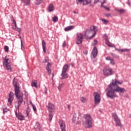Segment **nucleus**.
<instances>
[{"label":"nucleus","mask_w":131,"mask_h":131,"mask_svg":"<svg viewBox=\"0 0 131 131\" xmlns=\"http://www.w3.org/2000/svg\"><path fill=\"white\" fill-rule=\"evenodd\" d=\"M94 101L95 104H99L101 102V96L99 93L95 92L94 93Z\"/></svg>","instance_id":"nucleus-11"},{"label":"nucleus","mask_w":131,"mask_h":131,"mask_svg":"<svg viewBox=\"0 0 131 131\" xmlns=\"http://www.w3.org/2000/svg\"><path fill=\"white\" fill-rule=\"evenodd\" d=\"M51 67H52V65L51 64V63H50V62H48V64L46 66V70H47L48 74H51L52 72Z\"/></svg>","instance_id":"nucleus-19"},{"label":"nucleus","mask_w":131,"mask_h":131,"mask_svg":"<svg viewBox=\"0 0 131 131\" xmlns=\"http://www.w3.org/2000/svg\"><path fill=\"white\" fill-rule=\"evenodd\" d=\"M65 46H66V41H64L62 43V47L64 48V47H65Z\"/></svg>","instance_id":"nucleus-44"},{"label":"nucleus","mask_w":131,"mask_h":131,"mask_svg":"<svg viewBox=\"0 0 131 131\" xmlns=\"http://www.w3.org/2000/svg\"><path fill=\"white\" fill-rule=\"evenodd\" d=\"M21 104H20L18 106L16 105V104H15V107L16 108V111L15 112L16 116L19 120H25V118H24V116H23L21 114H19V108H20V106H21Z\"/></svg>","instance_id":"nucleus-6"},{"label":"nucleus","mask_w":131,"mask_h":131,"mask_svg":"<svg viewBox=\"0 0 131 131\" xmlns=\"http://www.w3.org/2000/svg\"><path fill=\"white\" fill-rule=\"evenodd\" d=\"M4 51L5 52H9V47H8L7 46H5L4 47Z\"/></svg>","instance_id":"nucleus-34"},{"label":"nucleus","mask_w":131,"mask_h":131,"mask_svg":"<svg viewBox=\"0 0 131 131\" xmlns=\"http://www.w3.org/2000/svg\"><path fill=\"white\" fill-rule=\"evenodd\" d=\"M103 75L105 77L110 76L111 75H113L114 73V71L113 69L110 68H104L103 70Z\"/></svg>","instance_id":"nucleus-4"},{"label":"nucleus","mask_w":131,"mask_h":131,"mask_svg":"<svg viewBox=\"0 0 131 131\" xmlns=\"http://www.w3.org/2000/svg\"><path fill=\"white\" fill-rule=\"evenodd\" d=\"M54 10H55V8L54 7V5L53 4H50L48 7L49 12H53Z\"/></svg>","instance_id":"nucleus-22"},{"label":"nucleus","mask_w":131,"mask_h":131,"mask_svg":"<svg viewBox=\"0 0 131 131\" xmlns=\"http://www.w3.org/2000/svg\"><path fill=\"white\" fill-rule=\"evenodd\" d=\"M59 126L61 131H66V124L65 122L62 120L59 121Z\"/></svg>","instance_id":"nucleus-13"},{"label":"nucleus","mask_w":131,"mask_h":131,"mask_svg":"<svg viewBox=\"0 0 131 131\" xmlns=\"http://www.w3.org/2000/svg\"><path fill=\"white\" fill-rule=\"evenodd\" d=\"M47 62H48V60L47 59H45V60L43 61V63H46Z\"/></svg>","instance_id":"nucleus-48"},{"label":"nucleus","mask_w":131,"mask_h":131,"mask_svg":"<svg viewBox=\"0 0 131 131\" xmlns=\"http://www.w3.org/2000/svg\"><path fill=\"white\" fill-rule=\"evenodd\" d=\"M117 11L120 14H123V13H124V12H125V10H124V9H120V10H117Z\"/></svg>","instance_id":"nucleus-32"},{"label":"nucleus","mask_w":131,"mask_h":131,"mask_svg":"<svg viewBox=\"0 0 131 131\" xmlns=\"http://www.w3.org/2000/svg\"><path fill=\"white\" fill-rule=\"evenodd\" d=\"M30 104L31 105V106H34V105L33 104V103H32V102L30 101Z\"/></svg>","instance_id":"nucleus-49"},{"label":"nucleus","mask_w":131,"mask_h":131,"mask_svg":"<svg viewBox=\"0 0 131 131\" xmlns=\"http://www.w3.org/2000/svg\"><path fill=\"white\" fill-rule=\"evenodd\" d=\"M63 85H64V83H59L57 89L58 90V91H61V90L62 89V88H63Z\"/></svg>","instance_id":"nucleus-27"},{"label":"nucleus","mask_w":131,"mask_h":131,"mask_svg":"<svg viewBox=\"0 0 131 131\" xmlns=\"http://www.w3.org/2000/svg\"><path fill=\"white\" fill-rule=\"evenodd\" d=\"M68 108L70 109V105L69 104L68 105Z\"/></svg>","instance_id":"nucleus-51"},{"label":"nucleus","mask_w":131,"mask_h":131,"mask_svg":"<svg viewBox=\"0 0 131 131\" xmlns=\"http://www.w3.org/2000/svg\"><path fill=\"white\" fill-rule=\"evenodd\" d=\"M53 119V115L52 114H49V121H52V119Z\"/></svg>","instance_id":"nucleus-38"},{"label":"nucleus","mask_w":131,"mask_h":131,"mask_svg":"<svg viewBox=\"0 0 131 131\" xmlns=\"http://www.w3.org/2000/svg\"><path fill=\"white\" fill-rule=\"evenodd\" d=\"M91 30H93V34L92 35L93 36H95L97 33V31H98V27L96 26H92L91 27Z\"/></svg>","instance_id":"nucleus-18"},{"label":"nucleus","mask_w":131,"mask_h":131,"mask_svg":"<svg viewBox=\"0 0 131 131\" xmlns=\"http://www.w3.org/2000/svg\"><path fill=\"white\" fill-rule=\"evenodd\" d=\"M79 119H81V116L77 117L76 114H74L73 117V122H74V123L77 122V124H80V120H79Z\"/></svg>","instance_id":"nucleus-12"},{"label":"nucleus","mask_w":131,"mask_h":131,"mask_svg":"<svg viewBox=\"0 0 131 131\" xmlns=\"http://www.w3.org/2000/svg\"><path fill=\"white\" fill-rule=\"evenodd\" d=\"M29 111H30L29 107H28V110L27 111V112H26L27 116H28V117L29 116Z\"/></svg>","instance_id":"nucleus-37"},{"label":"nucleus","mask_w":131,"mask_h":131,"mask_svg":"<svg viewBox=\"0 0 131 131\" xmlns=\"http://www.w3.org/2000/svg\"><path fill=\"white\" fill-rule=\"evenodd\" d=\"M101 7H103V8H104V9H106V11H110V8L107 6H104L102 5V6Z\"/></svg>","instance_id":"nucleus-36"},{"label":"nucleus","mask_w":131,"mask_h":131,"mask_svg":"<svg viewBox=\"0 0 131 131\" xmlns=\"http://www.w3.org/2000/svg\"><path fill=\"white\" fill-rule=\"evenodd\" d=\"M127 4L129 5V6L130 5V2H129V1H128Z\"/></svg>","instance_id":"nucleus-50"},{"label":"nucleus","mask_w":131,"mask_h":131,"mask_svg":"<svg viewBox=\"0 0 131 131\" xmlns=\"http://www.w3.org/2000/svg\"><path fill=\"white\" fill-rule=\"evenodd\" d=\"M9 58L6 56L3 62V66H4L9 72H12V68L11 67V66H10V63H9Z\"/></svg>","instance_id":"nucleus-7"},{"label":"nucleus","mask_w":131,"mask_h":131,"mask_svg":"<svg viewBox=\"0 0 131 131\" xmlns=\"http://www.w3.org/2000/svg\"><path fill=\"white\" fill-rule=\"evenodd\" d=\"M111 16V14L109 13L105 14V16L107 17V18H109V17H110Z\"/></svg>","instance_id":"nucleus-45"},{"label":"nucleus","mask_w":131,"mask_h":131,"mask_svg":"<svg viewBox=\"0 0 131 131\" xmlns=\"http://www.w3.org/2000/svg\"><path fill=\"white\" fill-rule=\"evenodd\" d=\"M80 101L81 103H86L88 99L85 97H81L80 98Z\"/></svg>","instance_id":"nucleus-25"},{"label":"nucleus","mask_w":131,"mask_h":131,"mask_svg":"<svg viewBox=\"0 0 131 131\" xmlns=\"http://www.w3.org/2000/svg\"><path fill=\"white\" fill-rule=\"evenodd\" d=\"M76 43L77 45H80L82 42V39H83V34L81 33H78L76 37Z\"/></svg>","instance_id":"nucleus-10"},{"label":"nucleus","mask_w":131,"mask_h":131,"mask_svg":"<svg viewBox=\"0 0 131 131\" xmlns=\"http://www.w3.org/2000/svg\"><path fill=\"white\" fill-rule=\"evenodd\" d=\"M13 100H14V93L13 92H10L9 95V98H8V105L11 106L12 105V102H13Z\"/></svg>","instance_id":"nucleus-15"},{"label":"nucleus","mask_w":131,"mask_h":131,"mask_svg":"<svg viewBox=\"0 0 131 131\" xmlns=\"http://www.w3.org/2000/svg\"><path fill=\"white\" fill-rule=\"evenodd\" d=\"M77 5H89L91 4L93 0H76Z\"/></svg>","instance_id":"nucleus-9"},{"label":"nucleus","mask_w":131,"mask_h":131,"mask_svg":"<svg viewBox=\"0 0 131 131\" xmlns=\"http://www.w3.org/2000/svg\"><path fill=\"white\" fill-rule=\"evenodd\" d=\"M13 85L14 86L15 95L16 96L17 101L15 102L16 106H18L20 104L23 103V94L20 92V86L19 83L16 78L13 80Z\"/></svg>","instance_id":"nucleus-2"},{"label":"nucleus","mask_w":131,"mask_h":131,"mask_svg":"<svg viewBox=\"0 0 131 131\" xmlns=\"http://www.w3.org/2000/svg\"><path fill=\"white\" fill-rule=\"evenodd\" d=\"M52 21H53V22H57L58 21V16H54V17H53V18H52Z\"/></svg>","instance_id":"nucleus-31"},{"label":"nucleus","mask_w":131,"mask_h":131,"mask_svg":"<svg viewBox=\"0 0 131 131\" xmlns=\"http://www.w3.org/2000/svg\"><path fill=\"white\" fill-rule=\"evenodd\" d=\"M72 28H73V26H68V27H66V28H64V31H69V30H71V29H72Z\"/></svg>","instance_id":"nucleus-28"},{"label":"nucleus","mask_w":131,"mask_h":131,"mask_svg":"<svg viewBox=\"0 0 131 131\" xmlns=\"http://www.w3.org/2000/svg\"><path fill=\"white\" fill-rule=\"evenodd\" d=\"M106 3V0H103V3H101V7H103V5H104V4H105Z\"/></svg>","instance_id":"nucleus-46"},{"label":"nucleus","mask_w":131,"mask_h":131,"mask_svg":"<svg viewBox=\"0 0 131 131\" xmlns=\"http://www.w3.org/2000/svg\"><path fill=\"white\" fill-rule=\"evenodd\" d=\"M105 60L106 61H110V64L112 65H115V61H114V59L110 57H105Z\"/></svg>","instance_id":"nucleus-17"},{"label":"nucleus","mask_w":131,"mask_h":131,"mask_svg":"<svg viewBox=\"0 0 131 131\" xmlns=\"http://www.w3.org/2000/svg\"><path fill=\"white\" fill-rule=\"evenodd\" d=\"M21 2H23V3H25V0H21Z\"/></svg>","instance_id":"nucleus-54"},{"label":"nucleus","mask_w":131,"mask_h":131,"mask_svg":"<svg viewBox=\"0 0 131 131\" xmlns=\"http://www.w3.org/2000/svg\"><path fill=\"white\" fill-rule=\"evenodd\" d=\"M61 75L62 76L61 79H64V78H68V75L67 74V72H62Z\"/></svg>","instance_id":"nucleus-23"},{"label":"nucleus","mask_w":131,"mask_h":131,"mask_svg":"<svg viewBox=\"0 0 131 131\" xmlns=\"http://www.w3.org/2000/svg\"><path fill=\"white\" fill-rule=\"evenodd\" d=\"M84 120L83 122V125L86 128H89L92 127V117L90 115H85L84 116Z\"/></svg>","instance_id":"nucleus-3"},{"label":"nucleus","mask_w":131,"mask_h":131,"mask_svg":"<svg viewBox=\"0 0 131 131\" xmlns=\"http://www.w3.org/2000/svg\"><path fill=\"white\" fill-rule=\"evenodd\" d=\"M25 6H29L30 5V0L25 1V2H24Z\"/></svg>","instance_id":"nucleus-30"},{"label":"nucleus","mask_w":131,"mask_h":131,"mask_svg":"<svg viewBox=\"0 0 131 131\" xmlns=\"http://www.w3.org/2000/svg\"><path fill=\"white\" fill-rule=\"evenodd\" d=\"M45 94H48V88H47V87L45 88Z\"/></svg>","instance_id":"nucleus-43"},{"label":"nucleus","mask_w":131,"mask_h":131,"mask_svg":"<svg viewBox=\"0 0 131 131\" xmlns=\"http://www.w3.org/2000/svg\"><path fill=\"white\" fill-rule=\"evenodd\" d=\"M115 49L116 51H117L118 52H120L121 53H124V52H129L130 51V49H119L116 48H115Z\"/></svg>","instance_id":"nucleus-21"},{"label":"nucleus","mask_w":131,"mask_h":131,"mask_svg":"<svg viewBox=\"0 0 131 131\" xmlns=\"http://www.w3.org/2000/svg\"><path fill=\"white\" fill-rule=\"evenodd\" d=\"M102 22L104 23V24H107V23H109V21L105 19H101Z\"/></svg>","instance_id":"nucleus-33"},{"label":"nucleus","mask_w":131,"mask_h":131,"mask_svg":"<svg viewBox=\"0 0 131 131\" xmlns=\"http://www.w3.org/2000/svg\"><path fill=\"white\" fill-rule=\"evenodd\" d=\"M74 14H76V12H75V11L73 12Z\"/></svg>","instance_id":"nucleus-55"},{"label":"nucleus","mask_w":131,"mask_h":131,"mask_svg":"<svg viewBox=\"0 0 131 131\" xmlns=\"http://www.w3.org/2000/svg\"><path fill=\"white\" fill-rule=\"evenodd\" d=\"M32 86H35V88H37V81L35 80L32 82Z\"/></svg>","instance_id":"nucleus-29"},{"label":"nucleus","mask_w":131,"mask_h":131,"mask_svg":"<svg viewBox=\"0 0 131 131\" xmlns=\"http://www.w3.org/2000/svg\"><path fill=\"white\" fill-rule=\"evenodd\" d=\"M32 107H33V110H34V112H36V106L34 105Z\"/></svg>","instance_id":"nucleus-40"},{"label":"nucleus","mask_w":131,"mask_h":131,"mask_svg":"<svg viewBox=\"0 0 131 131\" xmlns=\"http://www.w3.org/2000/svg\"><path fill=\"white\" fill-rule=\"evenodd\" d=\"M47 107L48 109L49 112H50V113H52V112H54V111L55 110V105L53 103H49L47 105Z\"/></svg>","instance_id":"nucleus-14"},{"label":"nucleus","mask_w":131,"mask_h":131,"mask_svg":"<svg viewBox=\"0 0 131 131\" xmlns=\"http://www.w3.org/2000/svg\"><path fill=\"white\" fill-rule=\"evenodd\" d=\"M68 70V64H65L62 68V72H67Z\"/></svg>","instance_id":"nucleus-26"},{"label":"nucleus","mask_w":131,"mask_h":131,"mask_svg":"<svg viewBox=\"0 0 131 131\" xmlns=\"http://www.w3.org/2000/svg\"><path fill=\"white\" fill-rule=\"evenodd\" d=\"M117 84H122V82H120L115 79L112 80L110 84L105 89L106 95L108 98L115 99V98L118 97L117 93L119 94H124L126 92L125 89L121 88L117 85Z\"/></svg>","instance_id":"nucleus-1"},{"label":"nucleus","mask_w":131,"mask_h":131,"mask_svg":"<svg viewBox=\"0 0 131 131\" xmlns=\"http://www.w3.org/2000/svg\"><path fill=\"white\" fill-rule=\"evenodd\" d=\"M93 34H94V30H86L85 32L84 36L86 39H89L90 38H93L94 36H93Z\"/></svg>","instance_id":"nucleus-8"},{"label":"nucleus","mask_w":131,"mask_h":131,"mask_svg":"<svg viewBox=\"0 0 131 131\" xmlns=\"http://www.w3.org/2000/svg\"><path fill=\"white\" fill-rule=\"evenodd\" d=\"M84 55H88V51H84Z\"/></svg>","instance_id":"nucleus-47"},{"label":"nucleus","mask_w":131,"mask_h":131,"mask_svg":"<svg viewBox=\"0 0 131 131\" xmlns=\"http://www.w3.org/2000/svg\"><path fill=\"white\" fill-rule=\"evenodd\" d=\"M20 39H21V37H19Z\"/></svg>","instance_id":"nucleus-56"},{"label":"nucleus","mask_w":131,"mask_h":131,"mask_svg":"<svg viewBox=\"0 0 131 131\" xmlns=\"http://www.w3.org/2000/svg\"><path fill=\"white\" fill-rule=\"evenodd\" d=\"M53 78H54V74H52V80H53Z\"/></svg>","instance_id":"nucleus-52"},{"label":"nucleus","mask_w":131,"mask_h":131,"mask_svg":"<svg viewBox=\"0 0 131 131\" xmlns=\"http://www.w3.org/2000/svg\"><path fill=\"white\" fill-rule=\"evenodd\" d=\"M80 86H81V85H80Z\"/></svg>","instance_id":"nucleus-57"},{"label":"nucleus","mask_w":131,"mask_h":131,"mask_svg":"<svg viewBox=\"0 0 131 131\" xmlns=\"http://www.w3.org/2000/svg\"><path fill=\"white\" fill-rule=\"evenodd\" d=\"M105 43L107 45V46H108V47H110V48H115V45L110 42L108 39L105 40Z\"/></svg>","instance_id":"nucleus-20"},{"label":"nucleus","mask_w":131,"mask_h":131,"mask_svg":"<svg viewBox=\"0 0 131 131\" xmlns=\"http://www.w3.org/2000/svg\"><path fill=\"white\" fill-rule=\"evenodd\" d=\"M40 3H41V0H36L35 2V5H40Z\"/></svg>","instance_id":"nucleus-35"},{"label":"nucleus","mask_w":131,"mask_h":131,"mask_svg":"<svg viewBox=\"0 0 131 131\" xmlns=\"http://www.w3.org/2000/svg\"><path fill=\"white\" fill-rule=\"evenodd\" d=\"M18 32H21V29H18Z\"/></svg>","instance_id":"nucleus-53"},{"label":"nucleus","mask_w":131,"mask_h":131,"mask_svg":"<svg viewBox=\"0 0 131 131\" xmlns=\"http://www.w3.org/2000/svg\"><path fill=\"white\" fill-rule=\"evenodd\" d=\"M12 21H13L14 24L15 25V27H17V24H16V21L14 19V18L12 17V19H11Z\"/></svg>","instance_id":"nucleus-39"},{"label":"nucleus","mask_w":131,"mask_h":131,"mask_svg":"<svg viewBox=\"0 0 131 131\" xmlns=\"http://www.w3.org/2000/svg\"><path fill=\"white\" fill-rule=\"evenodd\" d=\"M98 41H97V40H94L93 42V46H96L97 45Z\"/></svg>","instance_id":"nucleus-41"},{"label":"nucleus","mask_w":131,"mask_h":131,"mask_svg":"<svg viewBox=\"0 0 131 131\" xmlns=\"http://www.w3.org/2000/svg\"><path fill=\"white\" fill-rule=\"evenodd\" d=\"M20 42H21V48L22 50V49L24 48V47H23V42L22 41V40H20Z\"/></svg>","instance_id":"nucleus-42"},{"label":"nucleus","mask_w":131,"mask_h":131,"mask_svg":"<svg viewBox=\"0 0 131 131\" xmlns=\"http://www.w3.org/2000/svg\"><path fill=\"white\" fill-rule=\"evenodd\" d=\"M46 41H45V40H42V49H43V52L44 53H46Z\"/></svg>","instance_id":"nucleus-24"},{"label":"nucleus","mask_w":131,"mask_h":131,"mask_svg":"<svg viewBox=\"0 0 131 131\" xmlns=\"http://www.w3.org/2000/svg\"><path fill=\"white\" fill-rule=\"evenodd\" d=\"M112 116L115 122L116 126H119L120 127H122V124H121L120 119H119L117 114L115 113H114L112 114Z\"/></svg>","instance_id":"nucleus-5"},{"label":"nucleus","mask_w":131,"mask_h":131,"mask_svg":"<svg viewBox=\"0 0 131 131\" xmlns=\"http://www.w3.org/2000/svg\"><path fill=\"white\" fill-rule=\"evenodd\" d=\"M97 55H98V50L97 49V48L94 47L92 52V56L93 58H96L97 57Z\"/></svg>","instance_id":"nucleus-16"}]
</instances>
